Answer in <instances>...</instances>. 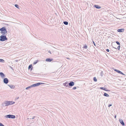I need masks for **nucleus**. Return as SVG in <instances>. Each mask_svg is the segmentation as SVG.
I'll list each match as a JSON object with an SVG mask.
<instances>
[{"mask_svg": "<svg viewBox=\"0 0 126 126\" xmlns=\"http://www.w3.org/2000/svg\"><path fill=\"white\" fill-rule=\"evenodd\" d=\"M0 31H1L0 33L4 35L7 33V32L5 27H3L0 29Z\"/></svg>", "mask_w": 126, "mask_h": 126, "instance_id": "nucleus-1", "label": "nucleus"}, {"mask_svg": "<svg viewBox=\"0 0 126 126\" xmlns=\"http://www.w3.org/2000/svg\"><path fill=\"white\" fill-rule=\"evenodd\" d=\"M15 102L14 101H6L4 102V104H5V105H4V106H6L13 104Z\"/></svg>", "mask_w": 126, "mask_h": 126, "instance_id": "nucleus-2", "label": "nucleus"}, {"mask_svg": "<svg viewBox=\"0 0 126 126\" xmlns=\"http://www.w3.org/2000/svg\"><path fill=\"white\" fill-rule=\"evenodd\" d=\"M0 41H4L7 40L8 39L5 35H2L0 36Z\"/></svg>", "mask_w": 126, "mask_h": 126, "instance_id": "nucleus-3", "label": "nucleus"}, {"mask_svg": "<svg viewBox=\"0 0 126 126\" xmlns=\"http://www.w3.org/2000/svg\"><path fill=\"white\" fill-rule=\"evenodd\" d=\"M5 117L7 118H10L14 119L15 118V116L14 115H8L5 116Z\"/></svg>", "mask_w": 126, "mask_h": 126, "instance_id": "nucleus-4", "label": "nucleus"}, {"mask_svg": "<svg viewBox=\"0 0 126 126\" xmlns=\"http://www.w3.org/2000/svg\"><path fill=\"white\" fill-rule=\"evenodd\" d=\"M44 84V83H43L42 82H38L35 84H32V87H36L37 86H38L40 85H41V84Z\"/></svg>", "mask_w": 126, "mask_h": 126, "instance_id": "nucleus-5", "label": "nucleus"}, {"mask_svg": "<svg viewBox=\"0 0 126 126\" xmlns=\"http://www.w3.org/2000/svg\"><path fill=\"white\" fill-rule=\"evenodd\" d=\"M3 81L4 83L7 84L8 83L9 80L8 79L5 78L4 79Z\"/></svg>", "mask_w": 126, "mask_h": 126, "instance_id": "nucleus-6", "label": "nucleus"}, {"mask_svg": "<svg viewBox=\"0 0 126 126\" xmlns=\"http://www.w3.org/2000/svg\"><path fill=\"white\" fill-rule=\"evenodd\" d=\"M114 70L115 71L117 72L119 74H121L123 75H125L122 72L118 70H117L116 69H114Z\"/></svg>", "mask_w": 126, "mask_h": 126, "instance_id": "nucleus-7", "label": "nucleus"}, {"mask_svg": "<svg viewBox=\"0 0 126 126\" xmlns=\"http://www.w3.org/2000/svg\"><path fill=\"white\" fill-rule=\"evenodd\" d=\"M74 82L73 81H71V82H70L68 83V85L69 86H73V85H74Z\"/></svg>", "mask_w": 126, "mask_h": 126, "instance_id": "nucleus-8", "label": "nucleus"}, {"mask_svg": "<svg viewBox=\"0 0 126 126\" xmlns=\"http://www.w3.org/2000/svg\"><path fill=\"white\" fill-rule=\"evenodd\" d=\"M0 75L2 78H3L5 77V75L3 73L1 72L0 73Z\"/></svg>", "mask_w": 126, "mask_h": 126, "instance_id": "nucleus-9", "label": "nucleus"}, {"mask_svg": "<svg viewBox=\"0 0 126 126\" xmlns=\"http://www.w3.org/2000/svg\"><path fill=\"white\" fill-rule=\"evenodd\" d=\"M8 85L12 89H14L15 87L14 85Z\"/></svg>", "mask_w": 126, "mask_h": 126, "instance_id": "nucleus-10", "label": "nucleus"}, {"mask_svg": "<svg viewBox=\"0 0 126 126\" xmlns=\"http://www.w3.org/2000/svg\"><path fill=\"white\" fill-rule=\"evenodd\" d=\"M68 82H65V83H64L63 84V85H64V86L66 87H69V85H68Z\"/></svg>", "mask_w": 126, "mask_h": 126, "instance_id": "nucleus-11", "label": "nucleus"}, {"mask_svg": "<svg viewBox=\"0 0 126 126\" xmlns=\"http://www.w3.org/2000/svg\"><path fill=\"white\" fill-rule=\"evenodd\" d=\"M100 89L102 90H103L107 91H110L108 90L106 88H104L103 87H101L100 88Z\"/></svg>", "mask_w": 126, "mask_h": 126, "instance_id": "nucleus-12", "label": "nucleus"}, {"mask_svg": "<svg viewBox=\"0 0 126 126\" xmlns=\"http://www.w3.org/2000/svg\"><path fill=\"white\" fill-rule=\"evenodd\" d=\"M124 30L123 29H119L117 30V31L118 32H124Z\"/></svg>", "mask_w": 126, "mask_h": 126, "instance_id": "nucleus-13", "label": "nucleus"}, {"mask_svg": "<svg viewBox=\"0 0 126 126\" xmlns=\"http://www.w3.org/2000/svg\"><path fill=\"white\" fill-rule=\"evenodd\" d=\"M53 60L49 58H47L46 59V61L47 62H51Z\"/></svg>", "mask_w": 126, "mask_h": 126, "instance_id": "nucleus-14", "label": "nucleus"}, {"mask_svg": "<svg viewBox=\"0 0 126 126\" xmlns=\"http://www.w3.org/2000/svg\"><path fill=\"white\" fill-rule=\"evenodd\" d=\"M94 7H95V8H97L98 9H100L101 8V7L100 6L97 5H94Z\"/></svg>", "mask_w": 126, "mask_h": 126, "instance_id": "nucleus-15", "label": "nucleus"}, {"mask_svg": "<svg viewBox=\"0 0 126 126\" xmlns=\"http://www.w3.org/2000/svg\"><path fill=\"white\" fill-rule=\"evenodd\" d=\"M119 121L121 124L123 125L124 126L125 125V124L122 120H120Z\"/></svg>", "mask_w": 126, "mask_h": 126, "instance_id": "nucleus-16", "label": "nucleus"}, {"mask_svg": "<svg viewBox=\"0 0 126 126\" xmlns=\"http://www.w3.org/2000/svg\"><path fill=\"white\" fill-rule=\"evenodd\" d=\"M103 95L107 97H108L109 96V95L106 93H104Z\"/></svg>", "mask_w": 126, "mask_h": 126, "instance_id": "nucleus-17", "label": "nucleus"}, {"mask_svg": "<svg viewBox=\"0 0 126 126\" xmlns=\"http://www.w3.org/2000/svg\"><path fill=\"white\" fill-rule=\"evenodd\" d=\"M63 23L65 25H67L68 24V22L67 21H64L63 22Z\"/></svg>", "mask_w": 126, "mask_h": 126, "instance_id": "nucleus-18", "label": "nucleus"}, {"mask_svg": "<svg viewBox=\"0 0 126 126\" xmlns=\"http://www.w3.org/2000/svg\"><path fill=\"white\" fill-rule=\"evenodd\" d=\"M32 88V85H31L27 87L26 88V90H28V89H29L31 88Z\"/></svg>", "mask_w": 126, "mask_h": 126, "instance_id": "nucleus-19", "label": "nucleus"}, {"mask_svg": "<svg viewBox=\"0 0 126 126\" xmlns=\"http://www.w3.org/2000/svg\"><path fill=\"white\" fill-rule=\"evenodd\" d=\"M15 7H16V8H18V9L19 8V7L18 5L17 4H15Z\"/></svg>", "mask_w": 126, "mask_h": 126, "instance_id": "nucleus-20", "label": "nucleus"}, {"mask_svg": "<svg viewBox=\"0 0 126 126\" xmlns=\"http://www.w3.org/2000/svg\"><path fill=\"white\" fill-rule=\"evenodd\" d=\"M0 62L4 63V61L3 59H0Z\"/></svg>", "mask_w": 126, "mask_h": 126, "instance_id": "nucleus-21", "label": "nucleus"}, {"mask_svg": "<svg viewBox=\"0 0 126 126\" xmlns=\"http://www.w3.org/2000/svg\"><path fill=\"white\" fill-rule=\"evenodd\" d=\"M93 80L94 81L96 82L97 81V79L95 77H94L93 78Z\"/></svg>", "mask_w": 126, "mask_h": 126, "instance_id": "nucleus-22", "label": "nucleus"}, {"mask_svg": "<svg viewBox=\"0 0 126 126\" xmlns=\"http://www.w3.org/2000/svg\"><path fill=\"white\" fill-rule=\"evenodd\" d=\"M38 60H36V61H35V62H34V63H33V64H36L38 63Z\"/></svg>", "mask_w": 126, "mask_h": 126, "instance_id": "nucleus-23", "label": "nucleus"}, {"mask_svg": "<svg viewBox=\"0 0 126 126\" xmlns=\"http://www.w3.org/2000/svg\"><path fill=\"white\" fill-rule=\"evenodd\" d=\"M83 48L85 49H86L87 48V46L86 45H85L83 46Z\"/></svg>", "mask_w": 126, "mask_h": 126, "instance_id": "nucleus-24", "label": "nucleus"}, {"mask_svg": "<svg viewBox=\"0 0 126 126\" xmlns=\"http://www.w3.org/2000/svg\"><path fill=\"white\" fill-rule=\"evenodd\" d=\"M32 64H31L29 66V67H28V69H30L32 67Z\"/></svg>", "mask_w": 126, "mask_h": 126, "instance_id": "nucleus-25", "label": "nucleus"}, {"mask_svg": "<svg viewBox=\"0 0 126 126\" xmlns=\"http://www.w3.org/2000/svg\"><path fill=\"white\" fill-rule=\"evenodd\" d=\"M116 42L118 45H119V46H120V44L119 42L116 41Z\"/></svg>", "mask_w": 126, "mask_h": 126, "instance_id": "nucleus-26", "label": "nucleus"}, {"mask_svg": "<svg viewBox=\"0 0 126 126\" xmlns=\"http://www.w3.org/2000/svg\"><path fill=\"white\" fill-rule=\"evenodd\" d=\"M0 126H4V125L0 122Z\"/></svg>", "mask_w": 126, "mask_h": 126, "instance_id": "nucleus-27", "label": "nucleus"}, {"mask_svg": "<svg viewBox=\"0 0 126 126\" xmlns=\"http://www.w3.org/2000/svg\"><path fill=\"white\" fill-rule=\"evenodd\" d=\"M120 46L119 45L118 47L117 48L118 50H119L120 49Z\"/></svg>", "mask_w": 126, "mask_h": 126, "instance_id": "nucleus-28", "label": "nucleus"}, {"mask_svg": "<svg viewBox=\"0 0 126 126\" xmlns=\"http://www.w3.org/2000/svg\"><path fill=\"white\" fill-rule=\"evenodd\" d=\"M76 87H74L73 88V90H75L76 89Z\"/></svg>", "mask_w": 126, "mask_h": 126, "instance_id": "nucleus-29", "label": "nucleus"}, {"mask_svg": "<svg viewBox=\"0 0 126 126\" xmlns=\"http://www.w3.org/2000/svg\"><path fill=\"white\" fill-rule=\"evenodd\" d=\"M112 105V104H110L108 105V106L109 107Z\"/></svg>", "mask_w": 126, "mask_h": 126, "instance_id": "nucleus-30", "label": "nucleus"}, {"mask_svg": "<svg viewBox=\"0 0 126 126\" xmlns=\"http://www.w3.org/2000/svg\"><path fill=\"white\" fill-rule=\"evenodd\" d=\"M93 43L94 44V45L95 46H96V45L95 44V43L93 41Z\"/></svg>", "mask_w": 126, "mask_h": 126, "instance_id": "nucleus-31", "label": "nucleus"}, {"mask_svg": "<svg viewBox=\"0 0 126 126\" xmlns=\"http://www.w3.org/2000/svg\"><path fill=\"white\" fill-rule=\"evenodd\" d=\"M106 50L108 52H109L110 51V50L109 49H107Z\"/></svg>", "mask_w": 126, "mask_h": 126, "instance_id": "nucleus-32", "label": "nucleus"}, {"mask_svg": "<svg viewBox=\"0 0 126 126\" xmlns=\"http://www.w3.org/2000/svg\"><path fill=\"white\" fill-rule=\"evenodd\" d=\"M103 72L102 71L101 72V76H102L103 75V74H102V73Z\"/></svg>", "mask_w": 126, "mask_h": 126, "instance_id": "nucleus-33", "label": "nucleus"}, {"mask_svg": "<svg viewBox=\"0 0 126 126\" xmlns=\"http://www.w3.org/2000/svg\"><path fill=\"white\" fill-rule=\"evenodd\" d=\"M48 52L49 53L51 54V52L49 50H48Z\"/></svg>", "mask_w": 126, "mask_h": 126, "instance_id": "nucleus-34", "label": "nucleus"}, {"mask_svg": "<svg viewBox=\"0 0 126 126\" xmlns=\"http://www.w3.org/2000/svg\"><path fill=\"white\" fill-rule=\"evenodd\" d=\"M35 118V116H33V117L32 118V119H34Z\"/></svg>", "mask_w": 126, "mask_h": 126, "instance_id": "nucleus-35", "label": "nucleus"}, {"mask_svg": "<svg viewBox=\"0 0 126 126\" xmlns=\"http://www.w3.org/2000/svg\"><path fill=\"white\" fill-rule=\"evenodd\" d=\"M9 67H10V68H11V69H13V68H12V67H11V66H9Z\"/></svg>", "mask_w": 126, "mask_h": 126, "instance_id": "nucleus-36", "label": "nucleus"}, {"mask_svg": "<svg viewBox=\"0 0 126 126\" xmlns=\"http://www.w3.org/2000/svg\"><path fill=\"white\" fill-rule=\"evenodd\" d=\"M116 115H115V116H114V118H116Z\"/></svg>", "mask_w": 126, "mask_h": 126, "instance_id": "nucleus-37", "label": "nucleus"}, {"mask_svg": "<svg viewBox=\"0 0 126 126\" xmlns=\"http://www.w3.org/2000/svg\"><path fill=\"white\" fill-rule=\"evenodd\" d=\"M113 47L114 48L116 49H117V48H115V47Z\"/></svg>", "mask_w": 126, "mask_h": 126, "instance_id": "nucleus-38", "label": "nucleus"}, {"mask_svg": "<svg viewBox=\"0 0 126 126\" xmlns=\"http://www.w3.org/2000/svg\"><path fill=\"white\" fill-rule=\"evenodd\" d=\"M32 67L31 68V70H32Z\"/></svg>", "mask_w": 126, "mask_h": 126, "instance_id": "nucleus-39", "label": "nucleus"}, {"mask_svg": "<svg viewBox=\"0 0 126 126\" xmlns=\"http://www.w3.org/2000/svg\"><path fill=\"white\" fill-rule=\"evenodd\" d=\"M17 60L16 61V62H17Z\"/></svg>", "mask_w": 126, "mask_h": 126, "instance_id": "nucleus-40", "label": "nucleus"}]
</instances>
